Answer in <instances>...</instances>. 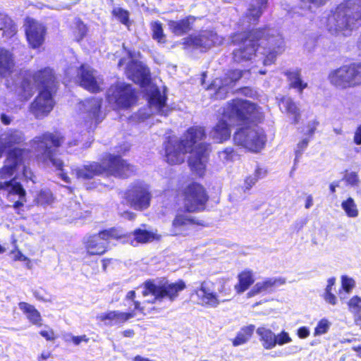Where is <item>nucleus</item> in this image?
Wrapping results in <instances>:
<instances>
[{
  "mask_svg": "<svg viewBox=\"0 0 361 361\" xmlns=\"http://www.w3.org/2000/svg\"><path fill=\"white\" fill-rule=\"evenodd\" d=\"M206 137L205 128L201 126L189 127L181 138L175 135L166 137L163 142L164 160L169 165H179L185 161L188 153L192 152L188 160V166L199 178H203L212 147L209 142H198Z\"/></svg>",
  "mask_w": 361,
  "mask_h": 361,
  "instance_id": "1",
  "label": "nucleus"
},
{
  "mask_svg": "<svg viewBox=\"0 0 361 361\" xmlns=\"http://www.w3.org/2000/svg\"><path fill=\"white\" fill-rule=\"evenodd\" d=\"M232 42L240 45L232 53L233 61L235 63L250 61L259 51L263 56V65L271 66L285 50L282 35L268 25L235 32L232 36Z\"/></svg>",
  "mask_w": 361,
  "mask_h": 361,
  "instance_id": "2",
  "label": "nucleus"
},
{
  "mask_svg": "<svg viewBox=\"0 0 361 361\" xmlns=\"http://www.w3.org/2000/svg\"><path fill=\"white\" fill-rule=\"evenodd\" d=\"M32 80L39 91L31 102L29 110L37 119H42L49 114L54 106V96L59 90V82L54 70L50 67L35 71Z\"/></svg>",
  "mask_w": 361,
  "mask_h": 361,
  "instance_id": "3",
  "label": "nucleus"
},
{
  "mask_svg": "<svg viewBox=\"0 0 361 361\" xmlns=\"http://www.w3.org/2000/svg\"><path fill=\"white\" fill-rule=\"evenodd\" d=\"M66 136L60 130L45 131L30 140L35 159L44 164H51L56 170L62 171L64 163L56 157L59 149L64 145Z\"/></svg>",
  "mask_w": 361,
  "mask_h": 361,
  "instance_id": "4",
  "label": "nucleus"
},
{
  "mask_svg": "<svg viewBox=\"0 0 361 361\" xmlns=\"http://www.w3.org/2000/svg\"><path fill=\"white\" fill-rule=\"evenodd\" d=\"M361 25V0H346L336 8L327 18V29L332 35H350Z\"/></svg>",
  "mask_w": 361,
  "mask_h": 361,
  "instance_id": "5",
  "label": "nucleus"
},
{
  "mask_svg": "<svg viewBox=\"0 0 361 361\" xmlns=\"http://www.w3.org/2000/svg\"><path fill=\"white\" fill-rule=\"evenodd\" d=\"M24 140L25 138L20 132L11 130L5 135L3 140L0 142V157L4 154H6L4 164L0 168V179L6 180L11 178L20 165L23 164L30 150L16 147V145L21 144Z\"/></svg>",
  "mask_w": 361,
  "mask_h": 361,
  "instance_id": "6",
  "label": "nucleus"
},
{
  "mask_svg": "<svg viewBox=\"0 0 361 361\" xmlns=\"http://www.w3.org/2000/svg\"><path fill=\"white\" fill-rule=\"evenodd\" d=\"M222 115L229 121L239 124L260 121L263 117L257 104L241 98H234L227 102Z\"/></svg>",
  "mask_w": 361,
  "mask_h": 361,
  "instance_id": "7",
  "label": "nucleus"
},
{
  "mask_svg": "<svg viewBox=\"0 0 361 361\" xmlns=\"http://www.w3.org/2000/svg\"><path fill=\"white\" fill-rule=\"evenodd\" d=\"M184 208L188 212H202L206 210L209 195L207 188L200 183L192 180L178 190Z\"/></svg>",
  "mask_w": 361,
  "mask_h": 361,
  "instance_id": "8",
  "label": "nucleus"
},
{
  "mask_svg": "<svg viewBox=\"0 0 361 361\" xmlns=\"http://www.w3.org/2000/svg\"><path fill=\"white\" fill-rule=\"evenodd\" d=\"M329 82L336 88L345 90L361 85V62H351L334 69L328 75Z\"/></svg>",
  "mask_w": 361,
  "mask_h": 361,
  "instance_id": "9",
  "label": "nucleus"
},
{
  "mask_svg": "<svg viewBox=\"0 0 361 361\" xmlns=\"http://www.w3.org/2000/svg\"><path fill=\"white\" fill-rule=\"evenodd\" d=\"M106 99L118 109H128L137 102V92L132 85L124 82H116L107 90Z\"/></svg>",
  "mask_w": 361,
  "mask_h": 361,
  "instance_id": "10",
  "label": "nucleus"
},
{
  "mask_svg": "<svg viewBox=\"0 0 361 361\" xmlns=\"http://www.w3.org/2000/svg\"><path fill=\"white\" fill-rule=\"evenodd\" d=\"M186 288L185 282L179 279L174 283L166 281L159 285L156 284L152 279H147L143 283L142 294L144 297L149 295L154 296L152 303L155 301H161L164 298L170 301H174L179 295V293Z\"/></svg>",
  "mask_w": 361,
  "mask_h": 361,
  "instance_id": "11",
  "label": "nucleus"
},
{
  "mask_svg": "<svg viewBox=\"0 0 361 361\" xmlns=\"http://www.w3.org/2000/svg\"><path fill=\"white\" fill-rule=\"evenodd\" d=\"M235 144L247 151L258 153L264 148L267 136L263 130L250 126L242 127L233 135Z\"/></svg>",
  "mask_w": 361,
  "mask_h": 361,
  "instance_id": "12",
  "label": "nucleus"
},
{
  "mask_svg": "<svg viewBox=\"0 0 361 361\" xmlns=\"http://www.w3.org/2000/svg\"><path fill=\"white\" fill-rule=\"evenodd\" d=\"M185 208L176 210L171 222L170 232L173 237L189 236L196 228L207 226V223L190 214Z\"/></svg>",
  "mask_w": 361,
  "mask_h": 361,
  "instance_id": "13",
  "label": "nucleus"
},
{
  "mask_svg": "<svg viewBox=\"0 0 361 361\" xmlns=\"http://www.w3.org/2000/svg\"><path fill=\"white\" fill-rule=\"evenodd\" d=\"M104 175L127 179L136 173V167L120 154L108 153L103 157Z\"/></svg>",
  "mask_w": 361,
  "mask_h": 361,
  "instance_id": "14",
  "label": "nucleus"
},
{
  "mask_svg": "<svg viewBox=\"0 0 361 361\" xmlns=\"http://www.w3.org/2000/svg\"><path fill=\"white\" fill-rule=\"evenodd\" d=\"M123 198L133 209L144 211L150 206L152 194L147 185L137 182L131 184L124 191Z\"/></svg>",
  "mask_w": 361,
  "mask_h": 361,
  "instance_id": "15",
  "label": "nucleus"
},
{
  "mask_svg": "<svg viewBox=\"0 0 361 361\" xmlns=\"http://www.w3.org/2000/svg\"><path fill=\"white\" fill-rule=\"evenodd\" d=\"M80 104L84 108V125L89 129H95L106 117V114L102 110L103 99L90 97L82 101Z\"/></svg>",
  "mask_w": 361,
  "mask_h": 361,
  "instance_id": "16",
  "label": "nucleus"
},
{
  "mask_svg": "<svg viewBox=\"0 0 361 361\" xmlns=\"http://www.w3.org/2000/svg\"><path fill=\"white\" fill-rule=\"evenodd\" d=\"M209 283L212 286L214 283L203 281L200 283V287L194 290V293L197 296L198 303L202 306L217 307L221 302L229 301V298L219 299V296H227L230 295V289H226L224 283H222L219 289V294L212 291Z\"/></svg>",
  "mask_w": 361,
  "mask_h": 361,
  "instance_id": "17",
  "label": "nucleus"
},
{
  "mask_svg": "<svg viewBox=\"0 0 361 361\" xmlns=\"http://www.w3.org/2000/svg\"><path fill=\"white\" fill-rule=\"evenodd\" d=\"M25 31L27 43L32 49L39 48L44 44L47 30L42 24L29 19Z\"/></svg>",
  "mask_w": 361,
  "mask_h": 361,
  "instance_id": "18",
  "label": "nucleus"
},
{
  "mask_svg": "<svg viewBox=\"0 0 361 361\" xmlns=\"http://www.w3.org/2000/svg\"><path fill=\"white\" fill-rule=\"evenodd\" d=\"M77 77L80 86L85 90L94 94L102 91L99 82L94 75V70L85 64L79 66Z\"/></svg>",
  "mask_w": 361,
  "mask_h": 361,
  "instance_id": "19",
  "label": "nucleus"
},
{
  "mask_svg": "<svg viewBox=\"0 0 361 361\" xmlns=\"http://www.w3.org/2000/svg\"><path fill=\"white\" fill-rule=\"evenodd\" d=\"M73 173L77 179L91 180L96 176L104 175V166L103 159L100 162L89 161L86 164L76 167L73 169Z\"/></svg>",
  "mask_w": 361,
  "mask_h": 361,
  "instance_id": "20",
  "label": "nucleus"
},
{
  "mask_svg": "<svg viewBox=\"0 0 361 361\" xmlns=\"http://www.w3.org/2000/svg\"><path fill=\"white\" fill-rule=\"evenodd\" d=\"M135 316L136 313L135 311L121 312L119 310H110L97 315V319L109 326H121Z\"/></svg>",
  "mask_w": 361,
  "mask_h": 361,
  "instance_id": "21",
  "label": "nucleus"
},
{
  "mask_svg": "<svg viewBox=\"0 0 361 361\" xmlns=\"http://www.w3.org/2000/svg\"><path fill=\"white\" fill-rule=\"evenodd\" d=\"M84 248L87 256H102L106 254L109 250L106 242L102 240L97 233L89 235L83 241Z\"/></svg>",
  "mask_w": 361,
  "mask_h": 361,
  "instance_id": "22",
  "label": "nucleus"
},
{
  "mask_svg": "<svg viewBox=\"0 0 361 361\" xmlns=\"http://www.w3.org/2000/svg\"><path fill=\"white\" fill-rule=\"evenodd\" d=\"M126 73L129 79L141 85H147L150 82L149 68L137 61H130L126 67Z\"/></svg>",
  "mask_w": 361,
  "mask_h": 361,
  "instance_id": "23",
  "label": "nucleus"
},
{
  "mask_svg": "<svg viewBox=\"0 0 361 361\" xmlns=\"http://www.w3.org/2000/svg\"><path fill=\"white\" fill-rule=\"evenodd\" d=\"M197 18L188 15L180 20L168 21L167 25L169 30L176 36H183L188 34L192 30L193 25Z\"/></svg>",
  "mask_w": 361,
  "mask_h": 361,
  "instance_id": "24",
  "label": "nucleus"
},
{
  "mask_svg": "<svg viewBox=\"0 0 361 361\" xmlns=\"http://www.w3.org/2000/svg\"><path fill=\"white\" fill-rule=\"evenodd\" d=\"M133 239L130 244L133 245H145L153 241H159L161 239V235L157 230L149 231L145 228H137L132 232Z\"/></svg>",
  "mask_w": 361,
  "mask_h": 361,
  "instance_id": "25",
  "label": "nucleus"
},
{
  "mask_svg": "<svg viewBox=\"0 0 361 361\" xmlns=\"http://www.w3.org/2000/svg\"><path fill=\"white\" fill-rule=\"evenodd\" d=\"M13 54L8 49L0 47V77L4 78L14 71Z\"/></svg>",
  "mask_w": 361,
  "mask_h": 361,
  "instance_id": "26",
  "label": "nucleus"
},
{
  "mask_svg": "<svg viewBox=\"0 0 361 361\" xmlns=\"http://www.w3.org/2000/svg\"><path fill=\"white\" fill-rule=\"evenodd\" d=\"M8 195H16L18 200L15 201L12 207L18 215H21L24 212L25 203L27 202V192L21 183H16L13 187L8 190Z\"/></svg>",
  "mask_w": 361,
  "mask_h": 361,
  "instance_id": "27",
  "label": "nucleus"
},
{
  "mask_svg": "<svg viewBox=\"0 0 361 361\" xmlns=\"http://www.w3.org/2000/svg\"><path fill=\"white\" fill-rule=\"evenodd\" d=\"M253 3L247 8L245 16L250 23H257L268 6L269 0H252Z\"/></svg>",
  "mask_w": 361,
  "mask_h": 361,
  "instance_id": "28",
  "label": "nucleus"
},
{
  "mask_svg": "<svg viewBox=\"0 0 361 361\" xmlns=\"http://www.w3.org/2000/svg\"><path fill=\"white\" fill-rule=\"evenodd\" d=\"M279 104L282 106L281 111L292 116V123H299L301 115L297 104L290 97H282L279 100Z\"/></svg>",
  "mask_w": 361,
  "mask_h": 361,
  "instance_id": "29",
  "label": "nucleus"
},
{
  "mask_svg": "<svg viewBox=\"0 0 361 361\" xmlns=\"http://www.w3.org/2000/svg\"><path fill=\"white\" fill-rule=\"evenodd\" d=\"M212 137L218 143H222L231 137V128L226 121L220 119L211 130Z\"/></svg>",
  "mask_w": 361,
  "mask_h": 361,
  "instance_id": "30",
  "label": "nucleus"
},
{
  "mask_svg": "<svg viewBox=\"0 0 361 361\" xmlns=\"http://www.w3.org/2000/svg\"><path fill=\"white\" fill-rule=\"evenodd\" d=\"M285 283V279L281 278H267L263 281L257 282L249 291V296H254L262 292L271 290L274 286Z\"/></svg>",
  "mask_w": 361,
  "mask_h": 361,
  "instance_id": "31",
  "label": "nucleus"
},
{
  "mask_svg": "<svg viewBox=\"0 0 361 361\" xmlns=\"http://www.w3.org/2000/svg\"><path fill=\"white\" fill-rule=\"evenodd\" d=\"M20 310L26 315L27 319L34 325L41 326L42 317L40 312L35 307L26 302H20L18 303Z\"/></svg>",
  "mask_w": 361,
  "mask_h": 361,
  "instance_id": "32",
  "label": "nucleus"
},
{
  "mask_svg": "<svg viewBox=\"0 0 361 361\" xmlns=\"http://www.w3.org/2000/svg\"><path fill=\"white\" fill-rule=\"evenodd\" d=\"M263 348L270 350L276 346V335L268 328L259 326L256 331Z\"/></svg>",
  "mask_w": 361,
  "mask_h": 361,
  "instance_id": "33",
  "label": "nucleus"
},
{
  "mask_svg": "<svg viewBox=\"0 0 361 361\" xmlns=\"http://www.w3.org/2000/svg\"><path fill=\"white\" fill-rule=\"evenodd\" d=\"M288 81L289 82V88L295 89L299 93L307 87V83L302 80L301 71L300 69L295 71H287L284 73Z\"/></svg>",
  "mask_w": 361,
  "mask_h": 361,
  "instance_id": "34",
  "label": "nucleus"
},
{
  "mask_svg": "<svg viewBox=\"0 0 361 361\" xmlns=\"http://www.w3.org/2000/svg\"><path fill=\"white\" fill-rule=\"evenodd\" d=\"M238 280L234 288L238 293H242L247 290L255 281L252 271L245 269L240 271L238 275Z\"/></svg>",
  "mask_w": 361,
  "mask_h": 361,
  "instance_id": "35",
  "label": "nucleus"
},
{
  "mask_svg": "<svg viewBox=\"0 0 361 361\" xmlns=\"http://www.w3.org/2000/svg\"><path fill=\"white\" fill-rule=\"evenodd\" d=\"M97 234L102 240L107 243L109 245L111 240H121L128 237V234L123 232V230L118 227H111L99 231Z\"/></svg>",
  "mask_w": 361,
  "mask_h": 361,
  "instance_id": "36",
  "label": "nucleus"
},
{
  "mask_svg": "<svg viewBox=\"0 0 361 361\" xmlns=\"http://www.w3.org/2000/svg\"><path fill=\"white\" fill-rule=\"evenodd\" d=\"M244 71L238 68L227 70L220 78L222 86H233L239 81L244 75Z\"/></svg>",
  "mask_w": 361,
  "mask_h": 361,
  "instance_id": "37",
  "label": "nucleus"
},
{
  "mask_svg": "<svg viewBox=\"0 0 361 361\" xmlns=\"http://www.w3.org/2000/svg\"><path fill=\"white\" fill-rule=\"evenodd\" d=\"M167 97L162 94L158 88L152 90L149 95L148 102L150 105L154 106L159 114H161L163 109L166 106Z\"/></svg>",
  "mask_w": 361,
  "mask_h": 361,
  "instance_id": "38",
  "label": "nucleus"
},
{
  "mask_svg": "<svg viewBox=\"0 0 361 361\" xmlns=\"http://www.w3.org/2000/svg\"><path fill=\"white\" fill-rule=\"evenodd\" d=\"M255 329V326L254 324H249L242 327L233 339V345L238 346L247 343L252 336Z\"/></svg>",
  "mask_w": 361,
  "mask_h": 361,
  "instance_id": "39",
  "label": "nucleus"
},
{
  "mask_svg": "<svg viewBox=\"0 0 361 361\" xmlns=\"http://www.w3.org/2000/svg\"><path fill=\"white\" fill-rule=\"evenodd\" d=\"M0 30L2 31V35L7 39H11L17 33L16 23L7 16L0 18Z\"/></svg>",
  "mask_w": 361,
  "mask_h": 361,
  "instance_id": "40",
  "label": "nucleus"
},
{
  "mask_svg": "<svg viewBox=\"0 0 361 361\" xmlns=\"http://www.w3.org/2000/svg\"><path fill=\"white\" fill-rule=\"evenodd\" d=\"M200 35L204 45V51L214 47L216 44H219L221 41V37L218 35L216 32L212 30H204Z\"/></svg>",
  "mask_w": 361,
  "mask_h": 361,
  "instance_id": "41",
  "label": "nucleus"
},
{
  "mask_svg": "<svg viewBox=\"0 0 361 361\" xmlns=\"http://www.w3.org/2000/svg\"><path fill=\"white\" fill-rule=\"evenodd\" d=\"M150 28L152 30V37L153 39L160 44H165L166 42V35L164 33V30L161 22L157 20L151 23Z\"/></svg>",
  "mask_w": 361,
  "mask_h": 361,
  "instance_id": "42",
  "label": "nucleus"
},
{
  "mask_svg": "<svg viewBox=\"0 0 361 361\" xmlns=\"http://www.w3.org/2000/svg\"><path fill=\"white\" fill-rule=\"evenodd\" d=\"M54 197L50 190H40L35 198L37 205L47 206L54 202Z\"/></svg>",
  "mask_w": 361,
  "mask_h": 361,
  "instance_id": "43",
  "label": "nucleus"
},
{
  "mask_svg": "<svg viewBox=\"0 0 361 361\" xmlns=\"http://www.w3.org/2000/svg\"><path fill=\"white\" fill-rule=\"evenodd\" d=\"M350 312L355 316V321H361V298L358 295L353 296L348 302Z\"/></svg>",
  "mask_w": 361,
  "mask_h": 361,
  "instance_id": "44",
  "label": "nucleus"
},
{
  "mask_svg": "<svg viewBox=\"0 0 361 361\" xmlns=\"http://www.w3.org/2000/svg\"><path fill=\"white\" fill-rule=\"evenodd\" d=\"M183 44L185 49L193 47L195 49H200L204 51V45L202 42L200 35H189L183 39Z\"/></svg>",
  "mask_w": 361,
  "mask_h": 361,
  "instance_id": "45",
  "label": "nucleus"
},
{
  "mask_svg": "<svg viewBox=\"0 0 361 361\" xmlns=\"http://www.w3.org/2000/svg\"><path fill=\"white\" fill-rule=\"evenodd\" d=\"M341 207L345 211L346 215L350 218H355L358 216L359 212L354 200L349 197L341 203Z\"/></svg>",
  "mask_w": 361,
  "mask_h": 361,
  "instance_id": "46",
  "label": "nucleus"
},
{
  "mask_svg": "<svg viewBox=\"0 0 361 361\" xmlns=\"http://www.w3.org/2000/svg\"><path fill=\"white\" fill-rule=\"evenodd\" d=\"M136 298V293L135 290H129L126 296H125V300L126 301H130L132 302V304L133 305V310L132 311H135V312L137 314V312L145 314V308L143 306L141 305V302L137 300H135Z\"/></svg>",
  "mask_w": 361,
  "mask_h": 361,
  "instance_id": "47",
  "label": "nucleus"
},
{
  "mask_svg": "<svg viewBox=\"0 0 361 361\" xmlns=\"http://www.w3.org/2000/svg\"><path fill=\"white\" fill-rule=\"evenodd\" d=\"M87 25L81 19L78 18L75 22V27L73 31L76 41H81L87 35Z\"/></svg>",
  "mask_w": 361,
  "mask_h": 361,
  "instance_id": "48",
  "label": "nucleus"
},
{
  "mask_svg": "<svg viewBox=\"0 0 361 361\" xmlns=\"http://www.w3.org/2000/svg\"><path fill=\"white\" fill-rule=\"evenodd\" d=\"M111 14L113 15V16H114L115 18L118 19L119 21L122 24H123L125 25H129V23H130V20H129L130 13H129L128 11H127L126 9H123L122 8H114L111 11Z\"/></svg>",
  "mask_w": 361,
  "mask_h": 361,
  "instance_id": "49",
  "label": "nucleus"
},
{
  "mask_svg": "<svg viewBox=\"0 0 361 361\" xmlns=\"http://www.w3.org/2000/svg\"><path fill=\"white\" fill-rule=\"evenodd\" d=\"M259 169H257L255 171V174L253 176L250 175L245 177L244 180V184L242 186V189L244 192L250 190L252 187L257 183L259 179Z\"/></svg>",
  "mask_w": 361,
  "mask_h": 361,
  "instance_id": "50",
  "label": "nucleus"
},
{
  "mask_svg": "<svg viewBox=\"0 0 361 361\" xmlns=\"http://www.w3.org/2000/svg\"><path fill=\"white\" fill-rule=\"evenodd\" d=\"M329 329V322L326 319H320L314 328V335L319 336L324 334Z\"/></svg>",
  "mask_w": 361,
  "mask_h": 361,
  "instance_id": "51",
  "label": "nucleus"
},
{
  "mask_svg": "<svg viewBox=\"0 0 361 361\" xmlns=\"http://www.w3.org/2000/svg\"><path fill=\"white\" fill-rule=\"evenodd\" d=\"M24 162H25V160L24 161ZM21 166H23L21 173L25 181H32L35 183V176L31 170V169L29 166L25 165V163H23V164H22Z\"/></svg>",
  "mask_w": 361,
  "mask_h": 361,
  "instance_id": "52",
  "label": "nucleus"
},
{
  "mask_svg": "<svg viewBox=\"0 0 361 361\" xmlns=\"http://www.w3.org/2000/svg\"><path fill=\"white\" fill-rule=\"evenodd\" d=\"M291 341L292 339L289 336V334L285 331H281L278 335L276 336V345H283L291 342Z\"/></svg>",
  "mask_w": 361,
  "mask_h": 361,
  "instance_id": "53",
  "label": "nucleus"
},
{
  "mask_svg": "<svg viewBox=\"0 0 361 361\" xmlns=\"http://www.w3.org/2000/svg\"><path fill=\"white\" fill-rule=\"evenodd\" d=\"M122 205H124L123 202H121L120 204H118L117 205V210H118V215L121 217L126 218V219H127L128 220H133V219H135V218L136 216V214L134 212H131V211L124 210L123 209L121 208Z\"/></svg>",
  "mask_w": 361,
  "mask_h": 361,
  "instance_id": "54",
  "label": "nucleus"
},
{
  "mask_svg": "<svg viewBox=\"0 0 361 361\" xmlns=\"http://www.w3.org/2000/svg\"><path fill=\"white\" fill-rule=\"evenodd\" d=\"M11 255H13V260L16 261H22L26 262L29 261V258L25 256L21 251L18 249L17 245H15L14 248L11 251Z\"/></svg>",
  "mask_w": 361,
  "mask_h": 361,
  "instance_id": "55",
  "label": "nucleus"
},
{
  "mask_svg": "<svg viewBox=\"0 0 361 361\" xmlns=\"http://www.w3.org/2000/svg\"><path fill=\"white\" fill-rule=\"evenodd\" d=\"M342 288L346 293H349L355 286V281L353 279L348 278L346 276H343L341 278Z\"/></svg>",
  "mask_w": 361,
  "mask_h": 361,
  "instance_id": "56",
  "label": "nucleus"
},
{
  "mask_svg": "<svg viewBox=\"0 0 361 361\" xmlns=\"http://www.w3.org/2000/svg\"><path fill=\"white\" fill-rule=\"evenodd\" d=\"M9 179L8 180L4 181V183L0 182V190H6L8 193V190H11L13 185L16 183H18V181H16V178L11 176V178H8Z\"/></svg>",
  "mask_w": 361,
  "mask_h": 361,
  "instance_id": "57",
  "label": "nucleus"
},
{
  "mask_svg": "<svg viewBox=\"0 0 361 361\" xmlns=\"http://www.w3.org/2000/svg\"><path fill=\"white\" fill-rule=\"evenodd\" d=\"M39 334L47 341H54L58 337L52 329H49L48 330H41Z\"/></svg>",
  "mask_w": 361,
  "mask_h": 361,
  "instance_id": "58",
  "label": "nucleus"
},
{
  "mask_svg": "<svg viewBox=\"0 0 361 361\" xmlns=\"http://www.w3.org/2000/svg\"><path fill=\"white\" fill-rule=\"evenodd\" d=\"M344 179L348 183L352 185H357L359 183L358 176L356 172H350L345 175Z\"/></svg>",
  "mask_w": 361,
  "mask_h": 361,
  "instance_id": "59",
  "label": "nucleus"
},
{
  "mask_svg": "<svg viewBox=\"0 0 361 361\" xmlns=\"http://www.w3.org/2000/svg\"><path fill=\"white\" fill-rule=\"evenodd\" d=\"M308 142L309 141L307 138H304L298 142V147L295 151L296 157H299L302 154L303 151L307 148Z\"/></svg>",
  "mask_w": 361,
  "mask_h": 361,
  "instance_id": "60",
  "label": "nucleus"
},
{
  "mask_svg": "<svg viewBox=\"0 0 361 361\" xmlns=\"http://www.w3.org/2000/svg\"><path fill=\"white\" fill-rule=\"evenodd\" d=\"M353 142L357 145H361V124L358 125L355 130Z\"/></svg>",
  "mask_w": 361,
  "mask_h": 361,
  "instance_id": "61",
  "label": "nucleus"
},
{
  "mask_svg": "<svg viewBox=\"0 0 361 361\" xmlns=\"http://www.w3.org/2000/svg\"><path fill=\"white\" fill-rule=\"evenodd\" d=\"M297 335L300 338H306L310 336V330L306 326H300L298 329Z\"/></svg>",
  "mask_w": 361,
  "mask_h": 361,
  "instance_id": "62",
  "label": "nucleus"
},
{
  "mask_svg": "<svg viewBox=\"0 0 361 361\" xmlns=\"http://www.w3.org/2000/svg\"><path fill=\"white\" fill-rule=\"evenodd\" d=\"M72 342L75 345H78L80 344L81 342L84 341L85 343H87L89 341V338H87L86 335H82V336H73L71 337Z\"/></svg>",
  "mask_w": 361,
  "mask_h": 361,
  "instance_id": "63",
  "label": "nucleus"
},
{
  "mask_svg": "<svg viewBox=\"0 0 361 361\" xmlns=\"http://www.w3.org/2000/svg\"><path fill=\"white\" fill-rule=\"evenodd\" d=\"M324 299L326 300V301H327L329 303L333 305H336L337 302L336 297L331 293V291L325 292Z\"/></svg>",
  "mask_w": 361,
  "mask_h": 361,
  "instance_id": "64",
  "label": "nucleus"
}]
</instances>
